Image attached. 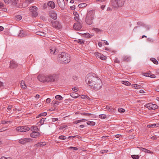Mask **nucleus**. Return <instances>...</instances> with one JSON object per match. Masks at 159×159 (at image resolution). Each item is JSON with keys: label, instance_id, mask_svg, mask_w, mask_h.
<instances>
[{"label": "nucleus", "instance_id": "1", "mask_svg": "<svg viewBox=\"0 0 159 159\" xmlns=\"http://www.w3.org/2000/svg\"><path fill=\"white\" fill-rule=\"evenodd\" d=\"M101 80L97 75L94 73H90L88 75L85 80L86 83L91 88L93 85L96 84L97 82Z\"/></svg>", "mask_w": 159, "mask_h": 159}, {"label": "nucleus", "instance_id": "2", "mask_svg": "<svg viewBox=\"0 0 159 159\" xmlns=\"http://www.w3.org/2000/svg\"><path fill=\"white\" fill-rule=\"evenodd\" d=\"M57 60L61 63L67 64L70 61L71 57L67 53L62 52L58 56Z\"/></svg>", "mask_w": 159, "mask_h": 159}, {"label": "nucleus", "instance_id": "3", "mask_svg": "<svg viewBox=\"0 0 159 159\" xmlns=\"http://www.w3.org/2000/svg\"><path fill=\"white\" fill-rule=\"evenodd\" d=\"M95 11L94 10H90L87 13L85 21L89 25H91L93 22V20L95 17Z\"/></svg>", "mask_w": 159, "mask_h": 159}, {"label": "nucleus", "instance_id": "4", "mask_svg": "<svg viewBox=\"0 0 159 159\" xmlns=\"http://www.w3.org/2000/svg\"><path fill=\"white\" fill-rule=\"evenodd\" d=\"M58 78V76L57 74H51L47 76V82H52L57 80Z\"/></svg>", "mask_w": 159, "mask_h": 159}, {"label": "nucleus", "instance_id": "5", "mask_svg": "<svg viewBox=\"0 0 159 159\" xmlns=\"http://www.w3.org/2000/svg\"><path fill=\"white\" fill-rule=\"evenodd\" d=\"M125 0H114L112 3V5L115 7H121L124 3Z\"/></svg>", "mask_w": 159, "mask_h": 159}, {"label": "nucleus", "instance_id": "6", "mask_svg": "<svg viewBox=\"0 0 159 159\" xmlns=\"http://www.w3.org/2000/svg\"><path fill=\"white\" fill-rule=\"evenodd\" d=\"M102 85V83L101 80H99L97 82L96 84H95L92 87L91 89L95 90H98L100 89Z\"/></svg>", "mask_w": 159, "mask_h": 159}, {"label": "nucleus", "instance_id": "7", "mask_svg": "<svg viewBox=\"0 0 159 159\" xmlns=\"http://www.w3.org/2000/svg\"><path fill=\"white\" fill-rule=\"evenodd\" d=\"M16 130L21 132H25L28 131L30 129V128L28 126H19L16 128Z\"/></svg>", "mask_w": 159, "mask_h": 159}, {"label": "nucleus", "instance_id": "8", "mask_svg": "<svg viewBox=\"0 0 159 159\" xmlns=\"http://www.w3.org/2000/svg\"><path fill=\"white\" fill-rule=\"evenodd\" d=\"M32 139L31 138H24L20 139L19 141V143L22 144H25L26 143L31 142Z\"/></svg>", "mask_w": 159, "mask_h": 159}, {"label": "nucleus", "instance_id": "9", "mask_svg": "<svg viewBox=\"0 0 159 159\" xmlns=\"http://www.w3.org/2000/svg\"><path fill=\"white\" fill-rule=\"evenodd\" d=\"M82 23L79 22L78 21L76 23L74 24L73 27V28L76 30H80L82 27Z\"/></svg>", "mask_w": 159, "mask_h": 159}, {"label": "nucleus", "instance_id": "10", "mask_svg": "<svg viewBox=\"0 0 159 159\" xmlns=\"http://www.w3.org/2000/svg\"><path fill=\"white\" fill-rule=\"evenodd\" d=\"M52 26L56 28L60 29L61 28V23L58 21H55L52 22Z\"/></svg>", "mask_w": 159, "mask_h": 159}, {"label": "nucleus", "instance_id": "11", "mask_svg": "<svg viewBox=\"0 0 159 159\" xmlns=\"http://www.w3.org/2000/svg\"><path fill=\"white\" fill-rule=\"evenodd\" d=\"M38 79L40 81L44 82H47V76L46 77L43 75H40L37 77Z\"/></svg>", "mask_w": 159, "mask_h": 159}, {"label": "nucleus", "instance_id": "12", "mask_svg": "<svg viewBox=\"0 0 159 159\" xmlns=\"http://www.w3.org/2000/svg\"><path fill=\"white\" fill-rule=\"evenodd\" d=\"M94 54L97 58H100L102 60H105L106 58V57L103 54L98 52H95Z\"/></svg>", "mask_w": 159, "mask_h": 159}, {"label": "nucleus", "instance_id": "13", "mask_svg": "<svg viewBox=\"0 0 159 159\" xmlns=\"http://www.w3.org/2000/svg\"><path fill=\"white\" fill-rule=\"evenodd\" d=\"M57 3L59 7L61 8H64L65 4L64 0H58Z\"/></svg>", "mask_w": 159, "mask_h": 159}, {"label": "nucleus", "instance_id": "14", "mask_svg": "<svg viewBox=\"0 0 159 159\" xmlns=\"http://www.w3.org/2000/svg\"><path fill=\"white\" fill-rule=\"evenodd\" d=\"M40 133L38 132H34L30 134V135L31 137L33 138H36L39 136Z\"/></svg>", "mask_w": 159, "mask_h": 159}, {"label": "nucleus", "instance_id": "15", "mask_svg": "<svg viewBox=\"0 0 159 159\" xmlns=\"http://www.w3.org/2000/svg\"><path fill=\"white\" fill-rule=\"evenodd\" d=\"M17 66V64L16 63V62H15L14 61H12L10 62V67L11 69H14Z\"/></svg>", "mask_w": 159, "mask_h": 159}, {"label": "nucleus", "instance_id": "16", "mask_svg": "<svg viewBox=\"0 0 159 159\" xmlns=\"http://www.w3.org/2000/svg\"><path fill=\"white\" fill-rule=\"evenodd\" d=\"M158 108V106L156 104H153L150 102V110H154Z\"/></svg>", "mask_w": 159, "mask_h": 159}, {"label": "nucleus", "instance_id": "17", "mask_svg": "<svg viewBox=\"0 0 159 159\" xmlns=\"http://www.w3.org/2000/svg\"><path fill=\"white\" fill-rule=\"evenodd\" d=\"M122 59L123 61L128 62L130 60V57L128 56H124L122 57Z\"/></svg>", "mask_w": 159, "mask_h": 159}, {"label": "nucleus", "instance_id": "18", "mask_svg": "<svg viewBox=\"0 0 159 159\" xmlns=\"http://www.w3.org/2000/svg\"><path fill=\"white\" fill-rule=\"evenodd\" d=\"M50 16L54 20H56L57 18V13L54 12L52 11L50 13Z\"/></svg>", "mask_w": 159, "mask_h": 159}, {"label": "nucleus", "instance_id": "19", "mask_svg": "<svg viewBox=\"0 0 159 159\" xmlns=\"http://www.w3.org/2000/svg\"><path fill=\"white\" fill-rule=\"evenodd\" d=\"M48 5L52 9L54 8L55 7V3L52 1H49L48 3Z\"/></svg>", "mask_w": 159, "mask_h": 159}, {"label": "nucleus", "instance_id": "20", "mask_svg": "<svg viewBox=\"0 0 159 159\" xmlns=\"http://www.w3.org/2000/svg\"><path fill=\"white\" fill-rule=\"evenodd\" d=\"M26 36V34L24 31L23 30H20L19 34L18 35V36L19 37L22 38L25 37Z\"/></svg>", "mask_w": 159, "mask_h": 159}, {"label": "nucleus", "instance_id": "21", "mask_svg": "<svg viewBox=\"0 0 159 159\" xmlns=\"http://www.w3.org/2000/svg\"><path fill=\"white\" fill-rule=\"evenodd\" d=\"M20 87L22 89H25L26 88L27 86L26 84L25 83V82L23 80H22L20 81Z\"/></svg>", "mask_w": 159, "mask_h": 159}, {"label": "nucleus", "instance_id": "22", "mask_svg": "<svg viewBox=\"0 0 159 159\" xmlns=\"http://www.w3.org/2000/svg\"><path fill=\"white\" fill-rule=\"evenodd\" d=\"M30 130L33 132H38L39 129L36 126H32L30 128Z\"/></svg>", "mask_w": 159, "mask_h": 159}, {"label": "nucleus", "instance_id": "23", "mask_svg": "<svg viewBox=\"0 0 159 159\" xmlns=\"http://www.w3.org/2000/svg\"><path fill=\"white\" fill-rule=\"evenodd\" d=\"M36 34L38 35L42 36H44L46 34V33L43 32L38 31L36 33Z\"/></svg>", "mask_w": 159, "mask_h": 159}, {"label": "nucleus", "instance_id": "24", "mask_svg": "<svg viewBox=\"0 0 159 159\" xmlns=\"http://www.w3.org/2000/svg\"><path fill=\"white\" fill-rule=\"evenodd\" d=\"M29 9L31 12L34 11H37V8L34 6L30 7Z\"/></svg>", "mask_w": 159, "mask_h": 159}, {"label": "nucleus", "instance_id": "25", "mask_svg": "<svg viewBox=\"0 0 159 159\" xmlns=\"http://www.w3.org/2000/svg\"><path fill=\"white\" fill-rule=\"evenodd\" d=\"M141 150H142V151L145 152V153H149V150L148 149H146L144 148H143L142 147H140L139 148Z\"/></svg>", "mask_w": 159, "mask_h": 159}, {"label": "nucleus", "instance_id": "26", "mask_svg": "<svg viewBox=\"0 0 159 159\" xmlns=\"http://www.w3.org/2000/svg\"><path fill=\"white\" fill-rule=\"evenodd\" d=\"M150 60L155 64L157 65L158 63L157 61L154 58H151Z\"/></svg>", "mask_w": 159, "mask_h": 159}, {"label": "nucleus", "instance_id": "27", "mask_svg": "<svg viewBox=\"0 0 159 159\" xmlns=\"http://www.w3.org/2000/svg\"><path fill=\"white\" fill-rule=\"evenodd\" d=\"M46 118H43L41 119L37 123V124H39V123H40V125H41L43 124H44V122Z\"/></svg>", "mask_w": 159, "mask_h": 159}, {"label": "nucleus", "instance_id": "28", "mask_svg": "<svg viewBox=\"0 0 159 159\" xmlns=\"http://www.w3.org/2000/svg\"><path fill=\"white\" fill-rule=\"evenodd\" d=\"M87 120L86 119H81V120H75V121L73 123L74 124H77L79 123H80V122H83L85 121H87Z\"/></svg>", "mask_w": 159, "mask_h": 159}, {"label": "nucleus", "instance_id": "29", "mask_svg": "<svg viewBox=\"0 0 159 159\" xmlns=\"http://www.w3.org/2000/svg\"><path fill=\"white\" fill-rule=\"evenodd\" d=\"M87 4L86 3H81L78 5V6L79 8H83L86 7Z\"/></svg>", "mask_w": 159, "mask_h": 159}, {"label": "nucleus", "instance_id": "30", "mask_svg": "<svg viewBox=\"0 0 159 159\" xmlns=\"http://www.w3.org/2000/svg\"><path fill=\"white\" fill-rule=\"evenodd\" d=\"M59 103L60 102L59 101L55 100H53L52 102V103L53 104L54 106H57L58 105Z\"/></svg>", "mask_w": 159, "mask_h": 159}, {"label": "nucleus", "instance_id": "31", "mask_svg": "<svg viewBox=\"0 0 159 159\" xmlns=\"http://www.w3.org/2000/svg\"><path fill=\"white\" fill-rule=\"evenodd\" d=\"M55 98L59 101H61L63 99V98L61 96L58 95L55 96Z\"/></svg>", "mask_w": 159, "mask_h": 159}, {"label": "nucleus", "instance_id": "32", "mask_svg": "<svg viewBox=\"0 0 159 159\" xmlns=\"http://www.w3.org/2000/svg\"><path fill=\"white\" fill-rule=\"evenodd\" d=\"M132 87H133L134 88L137 89H139L141 88V86L140 85H138L137 84H133L132 85Z\"/></svg>", "mask_w": 159, "mask_h": 159}, {"label": "nucleus", "instance_id": "33", "mask_svg": "<svg viewBox=\"0 0 159 159\" xmlns=\"http://www.w3.org/2000/svg\"><path fill=\"white\" fill-rule=\"evenodd\" d=\"M87 124L88 125L94 126L95 125V123L93 121H88L87 122Z\"/></svg>", "mask_w": 159, "mask_h": 159}, {"label": "nucleus", "instance_id": "34", "mask_svg": "<svg viewBox=\"0 0 159 159\" xmlns=\"http://www.w3.org/2000/svg\"><path fill=\"white\" fill-rule=\"evenodd\" d=\"M122 83L127 86L130 85L131 84L129 82L126 81H122Z\"/></svg>", "mask_w": 159, "mask_h": 159}, {"label": "nucleus", "instance_id": "35", "mask_svg": "<svg viewBox=\"0 0 159 159\" xmlns=\"http://www.w3.org/2000/svg\"><path fill=\"white\" fill-rule=\"evenodd\" d=\"M131 156L133 159H139V158L138 155H132Z\"/></svg>", "mask_w": 159, "mask_h": 159}, {"label": "nucleus", "instance_id": "36", "mask_svg": "<svg viewBox=\"0 0 159 159\" xmlns=\"http://www.w3.org/2000/svg\"><path fill=\"white\" fill-rule=\"evenodd\" d=\"M47 115V113L46 112H44L40 114H39L38 117H37V118H38V117H39L40 116H45Z\"/></svg>", "mask_w": 159, "mask_h": 159}, {"label": "nucleus", "instance_id": "37", "mask_svg": "<svg viewBox=\"0 0 159 159\" xmlns=\"http://www.w3.org/2000/svg\"><path fill=\"white\" fill-rule=\"evenodd\" d=\"M32 15L34 17H36L38 16V13L36 11H34L32 12Z\"/></svg>", "mask_w": 159, "mask_h": 159}, {"label": "nucleus", "instance_id": "38", "mask_svg": "<svg viewBox=\"0 0 159 159\" xmlns=\"http://www.w3.org/2000/svg\"><path fill=\"white\" fill-rule=\"evenodd\" d=\"M22 16L20 15H18L15 16V19L17 20H20L22 19Z\"/></svg>", "mask_w": 159, "mask_h": 159}, {"label": "nucleus", "instance_id": "39", "mask_svg": "<svg viewBox=\"0 0 159 159\" xmlns=\"http://www.w3.org/2000/svg\"><path fill=\"white\" fill-rule=\"evenodd\" d=\"M81 115H85L86 116H90L91 115H93V114L90 113L83 112L81 113Z\"/></svg>", "mask_w": 159, "mask_h": 159}, {"label": "nucleus", "instance_id": "40", "mask_svg": "<svg viewBox=\"0 0 159 159\" xmlns=\"http://www.w3.org/2000/svg\"><path fill=\"white\" fill-rule=\"evenodd\" d=\"M125 110L122 108H119L118 109V111L120 113H122L125 112Z\"/></svg>", "mask_w": 159, "mask_h": 159}, {"label": "nucleus", "instance_id": "41", "mask_svg": "<svg viewBox=\"0 0 159 159\" xmlns=\"http://www.w3.org/2000/svg\"><path fill=\"white\" fill-rule=\"evenodd\" d=\"M66 137L65 136L61 135L59 136V139H60L64 140L66 139Z\"/></svg>", "mask_w": 159, "mask_h": 159}, {"label": "nucleus", "instance_id": "42", "mask_svg": "<svg viewBox=\"0 0 159 159\" xmlns=\"http://www.w3.org/2000/svg\"><path fill=\"white\" fill-rule=\"evenodd\" d=\"M99 117L102 119H104L106 118V115L104 114L99 115Z\"/></svg>", "mask_w": 159, "mask_h": 159}, {"label": "nucleus", "instance_id": "43", "mask_svg": "<svg viewBox=\"0 0 159 159\" xmlns=\"http://www.w3.org/2000/svg\"><path fill=\"white\" fill-rule=\"evenodd\" d=\"M159 124H150V128L151 127L154 128L157 125V127Z\"/></svg>", "mask_w": 159, "mask_h": 159}, {"label": "nucleus", "instance_id": "44", "mask_svg": "<svg viewBox=\"0 0 159 159\" xmlns=\"http://www.w3.org/2000/svg\"><path fill=\"white\" fill-rule=\"evenodd\" d=\"M69 149L70 150L71 149H73V150H77L78 148H77V147H69Z\"/></svg>", "mask_w": 159, "mask_h": 159}, {"label": "nucleus", "instance_id": "45", "mask_svg": "<svg viewBox=\"0 0 159 159\" xmlns=\"http://www.w3.org/2000/svg\"><path fill=\"white\" fill-rule=\"evenodd\" d=\"M67 127V126L66 125H64L61 126L59 128V130H61L64 129Z\"/></svg>", "mask_w": 159, "mask_h": 159}, {"label": "nucleus", "instance_id": "46", "mask_svg": "<svg viewBox=\"0 0 159 159\" xmlns=\"http://www.w3.org/2000/svg\"><path fill=\"white\" fill-rule=\"evenodd\" d=\"M77 42L78 43L82 44L83 43H84V41L81 39H79L77 40Z\"/></svg>", "mask_w": 159, "mask_h": 159}, {"label": "nucleus", "instance_id": "47", "mask_svg": "<svg viewBox=\"0 0 159 159\" xmlns=\"http://www.w3.org/2000/svg\"><path fill=\"white\" fill-rule=\"evenodd\" d=\"M54 47H51V48L50 49V52L52 54H55V52H54V50L53 49H52V48Z\"/></svg>", "mask_w": 159, "mask_h": 159}, {"label": "nucleus", "instance_id": "48", "mask_svg": "<svg viewBox=\"0 0 159 159\" xmlns=\"http://www.w3.org/2000/svg\"><path fill=\"white\" fill-rule=\"evenodd\" d=\"M12 4L14 5H16L18 2V0H11Z\"/></svg>", "mask_w": 159, "mask_h": 159}, {"label": "nucleus", "instance_id": "49", "mask_svg": "<svg viewBox=\"0 0 159 159\" xmlns=\"http://www.w3.org/2000/svg\"><path fill=\"white\" fill-rule=\"evenodd\" d=\"M142 74L143 76H145L146 77H149V74L148 73H143Z\"/></svg>", "mask_w": 159, "mask_h": 159}, {"label": "nucleus", "instance_id": "50", "mask_svg": "<svg viewBox=\"0 0 159 159\" xmlns=\"http://www.w3.org/2000/svg\"><path fill=\"white\" fill-rule=\"evenodd\" d=\"M108 151L107 150H101L100 152L101 153H107V152H108Z\"/></svg>", "mask_w": 159, "mask_h": 159}, {"label": "nucleus", "instance_id": "51", "mask_svg": "<svg viewBox=\"0 0 159 159\" xmlns=\"http://www.w3.org/2000/svg\"><path fill=\"white\" fill-rule=\"evenodd\" d=\"M93 29L95 31L97 32H98L101 31V30L98 28H94Z\"/></svg>", "mask_w": 159, "mask_h": 159}, {"label": "nucleus", "instance_id": "52", "mask_svg": "<svg viewBox=\"0 0 159 159\" xmlns=\"http://www.w3.org/2000/svg\"><path fill=\"white\" fill-rule=\"evenodd\" d=\"M156 77L155 75L152 73H150V78H154Z\"/></svg>", "mask_w": 159, "mask_h": 159}, {"label": "nucleus", "instance_id": "53", "mask_svg": "<svg viewBox=\"0 0 159 159\" xmlns=\"http://www.w3.org/2000/svg\"><path fill=\"white\" fill-rule=\"evenodd\" d=\"M34 146L35 147H40L41 146V143L39 142L38 143L35 144L34 145Z\"/></svg>", "mask_w": 159, "mask_h": 159}, {"label": "nucleus", "instance_id": "54", "mask_svg": "<svg viewBox=\"0 0 159 159\" xmlns=\"http://www.w3.org/2000/svg\"><path fill=\"white\" fill-rule=\"evenodd\" d=\"M75 93H72L71 96L72 98H76L78 97V96H75Z\"/></svg>", "mask_w": 159, "mask_h": 159}, {"label": "nucleus", "instance_id": "55", "mask_svg": "<svg viewBox=\"0 0 159 159\" xmlns=\"http://www.w3.org/2000/svg\"><path fill=\"white\" fill-rule=\"evenodd\" d=\"M1 123L3 124H7V121L4 120H2L1 121Z\"/></svg>", "mask_w": 159, "mask_h": 159}, {"label": "nucleus", "instance_id": "56", "mask_svg": "<svg viewBox=\"0 0 159 159\" xmlns=\"http://www.w3.org/2000/svg\"><path fill=\"white\" fill-rule=\"evenodd\" d=\"M52 49H53V50H54V52H55L56 53H57L58 52V49L56 48L55 47H53Z\"/></svg>", "mask_w": 159, "mask_h": 159}, {"label": "nucleus", "instance_id": "57", "mask_svg": "<svg viewBox=\"0 0 159 159\" xmlns=\"http://www.w3.org/2000/svg\"><path fill=\"white\" fill-rule=\"evenodd\" d=\"M33 1V0H26L25 2L26 3H28L29 4L32 3Z\"/></svg>", "mask_w": 159, "mask_h": 159}, {"label": "nucleus", "instance_id": "58", "mask_svg": "<svg viewBox=\"0 0 159 159\" xmlns=\"http://www.w3.org/2000/svg\"><path fill=\"white\" fill-rule=\"evenodd\" d=\"M78 89H79L78 88L76 87H74L72 88L73 90L74 91H75V92H77V91L78 90Z\"/></svg>", "mask_w": 159, "mask_h": 159}, {"label": "nucleus", "instance_id": "59", "mask_svg": "<svg viewBox=\"0 0 159 159\" xmlns=\"http://www.w3.org/2000/svg\"><path fill=\"white\" fill-rule=\"evenodd\" d=\"M40 18L42 19L43 21H45L46 20V18L45 17H44L43 16H40Z\"/></svg>", "mask_w": 159, "mask_h": 159}, {"label": "nucleus", "instance_id": "60", "mask_svg": "<svg viewBox=\"0 0 159 159\" xmlns=\"http://www.w3.org/2000/svg\"><path fill=\"white\" fill-rule=\"evenodd\" d=\"M58 120V119L57 118H52V121L53 122H55V121H57Z\"/></svg>", "mask_w": 159, "mask_h": 159}, {"label": "nucleus", "instance_id": "61", "mask_svg": "<svg viewBox=\"0 0 159 159\" xmlns=\"http://www.w3.org/2000/svg\"><path fill=\"white\" fill-rule=\"evenodd\" d=\"M81 98H82L83 99H85L86 98H88V97L87 96L84 95H82L81 96Z\"/></svg>", "mask_w": 159, "mask_h": 159}, {"label": "nucleus", "instance_id": "62", "mask_svg": "<svg viewBox=\"0 0 159 159\" xmlns=\"http://www.w3.org/2000/svg\"><path fill=\"white\" fill-rule=\"evenodd\" d=\"M0 159H11V157H2Z\"/></svg>", "mask_w": 159, "mask_h": 159}, {"label": "nucleus", "instance_id": "63", "mask_svg": "<svg viewBox=\"0 0 159 159\" xmlns=\"http://www.w3.org/2000/svg\"><path fill=\"white\" fill-rule=\"evenodd\" d=\"M114 62L117 63H119L120 62V61L117 58H116Z\"/></svg>", "mask_w": 159, "mask_h": 159}, {"label": "nucleus", "instance_id": "64", "mask_svg": "<svg viewBox=\"0 0 159 159\" xmlns=\"http://www.w3.org/2000/svg\"><path fill=\"white\" fill-rule=\"evenodd\" d=\"M51 99L50 98H48L46 100V102L47 103H49L50 102Z\"/></svg>", "mask_w": 159, "mask_h": 159}]
</instances>
